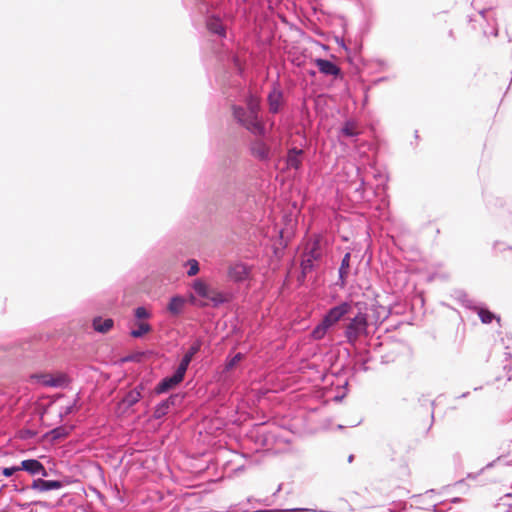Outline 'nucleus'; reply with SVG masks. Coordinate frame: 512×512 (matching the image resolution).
Here are the masks:
<instances>
[{
    "instance_id": "obj_9",
    "label": "nucleus",
    "mask_w": 512,
    "mask_h": 512,
    "mask_svg": "<svg viewBox=\"0 0 512 512\" xmlns=\"http://www.w3.org/2000/svg\"><path fill=\"white\" fill-rule=\"evenodd\" d=\"M201 347H202L201 339H196L191 344V346L188 348V350L186 351L184 356L182 357L177 368L186 374L189 364L191 363L194 356L200 351Z\"/></svg>"
},
{
    "instance_id": "obj_39",
    "label": "nucleus",
    "mask_w": 512,
    "mask_h": 512,
    "mask_svg": "<svg viewBox=\"0 0 512 512\" xmlns=\"http://www.w3.org/2000/svg\"><path fill=\"white\" fill-rule=\"evenodd\" d=\"M353 459H354V456H353V455H350V456L348 457V462H349V463H351V462L353 461Z\"/></svg>"
},
{
    "instance_id": "obj_11",
    "label": "nucleus",
    "mask_w": 512,
    "mask_h": 512,
    "mask_svg": "<svg viewBox=\"0 0 512 512\" xmlns=\"http://www.w3.org/2000/svg\"><path fill=\"white\" fill-rule=\"evenodd\" d=\"M20 470H24L31 475H41L42 477H47L48 472L43 464L36 459H27L21 462L19 466Z\"/></svg>"
},
{
    "instance_id": "obj_34",
    "label": "nucleus",
    "mask_w": 512,
    "mask_h": 512,
    "mask_svg": "<svg viewBox=\"0 0 512 512\" xmlns=\"http://www.w3.org/2000/svg\"><path fill=\"white\" fill-rule=\"evenodd\" d=\"M493 247L495 250H499V251H502L505 249L504 244L500 243V242H495Z\"/></svg>"
},
{
    "instance_id": "obj_28",
    "label": "nucleus",
    "mask_w": 512,
    "mask_h": 512,
    "mask_svg": "<svg viewBox=\"0 0 512 512\" xmlns=\"http://www.w3.org/2000/svg\"><path fill=\"white\" fill-rule=\"evenodd\" d=\"M185 265L188 267L187 275L192 277L199 272V263L195 259H189Z\"/></svg>"
},
{
    "instance_id": "obj_7",
    "label": "nucleus",
    "mask_w": 512,
    "mask_h": 512,
    "mask_svg": "<svg viewBox=\"0 0 512 512\" xmlns=\"http://www.w3.org/2000/svg\"><path fill=\"white\" fill-rule=\"evenodd\" d=\"M182 398L183 397L180 394L170 395L167 399L161 401L159 404L156 405L153 412V417L155 419L163 418L169 413L172 407L181 403Z\"/></svg>"
},
{
    "instance_id": "obj_5",
    "label": "nucleus",
    "mask_w": 512,
    "mask_h": 512,
    "mask_svg": "<svg viewBox=\"0 0 512 512\" xmlns=\"http://www.w3.org/2000/svg\"><path fill=\"white\" fill-rule=\"evenodd\" d=\"M267 102L269 106V112L272 114L279 113L281 107L284 104V94L280 88L279 82L272 84L271 90L267 96Z\"/></svg>"
},
{
    "instance_id": "obj_8",
    "label": "nucleus",
    "mask_w": 512,
    "mask_h": 512,
    "mask_svg": "<svg viewBox=\"0 0 512 512\" xmlns=\"http://www.w3.org/2000/svg\"><path fill=\"white\" fill-rule=\"evenodd\" d=\"M252 267L242 262L235 263L229 267L228 275L234 282H244L250 279Z\"/></svg>"
},
{
    "instance_id": "obj_2",
    "label": "nucleus",
    "mask_w": 512,
    "mask_h": 512,
    "mask_svg": "<svg viewBox=\"0 0 512 512\" xmlns=\"http://www.w3.org/2000/svg\"><path fill=\"white\" fill-rule=\"evenodd\" d=\"M368 334V315L363 312H358L349 322L345 325L344 336L347 342L355 345L360 337Z\"/></svg>"
},
{
    "instance_id": "obj_19",
    "label": "nucleus",
    "mask_w": 512,
    "mask_h": 512,
    "mask_svg": "<svg viewBox=\"0 0 512 512\" xmlns=\"http://www.w3.org/2000/svg\"><path fill=\"white\" fill-rule=\"evenodd\" d=\"M114 325V321L111 318L103 319L101 317H96L93 320V328L95 331L99 333L108 332Z\"/></svg>"
},
{
    "instance_id": "obj_18",
    "label": "nucleus",
    "mask_w": 512,
    "mask_h": 512,
    "mask_svg": "<svg viewBox=\"0 0 512 512\" xmlns=\"http://www.w3.org/2000/svg\"><path fill=\"white\" fill-rule=\"evenodd\" d=\"M467 307L475 310L477 312L481 322L484 324H489L494 319H497L498 321L500 320L499 317H496V315L494 313H492L491 311H489L488 309H486L484 307L472 306V304L470 302L467 304Z\"/></svg>"
},
{
    "instance_id": "obj_25",
    "label": "nucleus",
    "mask_w": 512,
    "mask_h": 512,
    "mask_svg": "<svg viewBox=\"0 0 512 512\" xmlns=\"http://www.w3.org/2000/svg\"><path fill=\"white\" fill-rule=\"evenodd\" d=\"M356 124L352 121H346L341 128V134L345 137L352 138L358 135Z\"/></svg>"
},
{
    "instance_id": "obj_17",
    "label": "nucleus",
    "mask_w": 512,
    "mask_h": 512,
    "mask_svg": "<svg viewBox=\"0 0 512 512\" xmlns=\"http://www.w3.org/2000/svg\"><path fill=\"white\" fill-rule=\"evenodd\" d=\"M303 155V150L293 147L288 150L286 163L289 168H293L295 170H299L302 165L301 156Z\"/></svg>"
},
{
    "instance_id": "obj_21",
    "label": "nucleus",
    "mask_w": 512,
    "mask_h": 512,
    "mask_svg": "<svg viewBox=\"0 0 512 512\" xmlns=\"http://www.w3.org/2000/svg\"><path fill=\"white\" fill-rule=\"evenodd\" d=\"M305 255L316 262L322 259L323 253L319 239H316L312 242L309 250L305 253Z\"/></svg>"
},
{
    "instance_id": "obj_37",
    "label": "nucleus",
    "mask_w": 512,
    "mask_h": 512,
    "mask_svg": "<svg viewBox=\"0 0 512 512\" xmlns=\"http://www.w3.org/2000/svg\"><path fill=\"white\" fill-rule=\"evenodd\" d=\"M234 64H235V66H236L238 69H241V67H240V62H239V60H238V58H237V57H234Z\"/></svg>"
},
{
    "instance_id": "obj_15",
    "label": "nucleus",
    "mask_w": 512,
    "mask_h": 512,
    "mask_svg": "<svg viewBox=\"0 0 512 512\" xmlns=\"http://www.w3.org/2000/svg\"><path fill=\"white\" fill-rule=\"evenodd\" d=\"M31 379L47 387H61L65 383L64 377L55 378L50 374H35Z\"/></svg>"
},
{
    "instance_id": "obj_35",
    "label": "nucleus",
    "mask_w": 512,
    "mask_h": 512,
    "mask_svg": "<svg viewBox=\"0 0 512 512\" xmlns=\"http://www.w3.org/2000/svg\"><path fill=\"white\" fill-rule=\"evenodd\" d=\"M443 506L444 505H442V504L441 505L435 504V505H433V511L434 512H445L446 510L443 509Z\"/></svg>"
},
{
    "instance_id": "obj_22",
    "label": "nucleus",
    "mask_w": 512,
    "mask_h": 512,
    "mask_svg": "<svg viewBox=\"0 0 512 512\" xmlns=\"http://www.w3.org/2000/svg\"><path fill=\"white\" fill-rule=\"evenodd\" d=\"M152 330V327L149 323L147 322H143V321H139L136 323V328L132 329L130 331V335L133 337V338H141L143 337L145 334L151 332Z\"/></svg>"
},
{
    "instance_id": "obj_3",
    "label": "nucleus",
    "mask_w": 512,
    "mask_h": 512,
    "mask_svg": "<svg viewBox=\"0 0 512 512\" xmlns=\"http://www.w3.org/2000/svg\"><path fill=\"white\" fill-rule=\"evenodd\" d=\"M191 287L199 297L209 300L213 307H219L229 300L227 294L213 289L202 279L194 280Z\"/></svg>"
},
{
    "instance_id": "obj_14",
    "label": "nucleus",
    "mask_w": 512,
    "mask_h": 512,
    "mask_svg": "<svg viewBox=\"0 0 512 512\" xmlns=\"http://www.w3.org/2000/svg\"><path fill=\"white\" fill-rule=\"evenodd\" d=\"M207 29L219 37H226V27L224 26L220 17L212 15L206 20Z\"/></svg>"
},
{
    "instance_id": "obj_38",
    "label": "nucleus",
    "mask_w": 512,
    "mask_h": 512,
    "mask_svg": "<svg viewBox=\"0 0 512 512\" xmlns=\"http://www.w3.org/2000/svg\"><path fill=\"white\" fill-rule=\"evenodd\" d=\"M491 34H492L493 36H497V35H498V30H497L496 28H495V29H493V30L491 31Z\"/></svg>"
},
{
    "instance_id": "obj_27",
    "label": "nucleus",
    "mask_w": 512,
    "mask_h": 512,
    "mask_svg": "<svg viewBox=\"0 0 512 512\" xmlns=\"http://www.w3.org/2000/svg\"><path fill=\"white\" fill-rule=\"evenodd\" d=\"M329 328L330 326L328 324H325V321L322 319V321L312 331L313 338L317 340L322 339Z\"/></svg>"
},
{
    "instance_id": "obj_6",
    "label": "nucleus",
    "mask_w": 512,
    "mask_h": 512,
    "mask_svg": "<svg viewBox=\"0 0 512 512\" xmlns=\"http://www.w3.org/2000/svg\"><path fill=\"white\" fill-rule=\"evenodd\" d=\"M184 377L185 373L177 368L173 375L163 378L157 384V386L155 387V392L157 394H163L168 392L170 389H173L178 384H180L183 381Z\"/></svg>"
},
{
    "instance_id": "obj_12",
    "label": "nucleus",
    "mask_w": 512,
    "mask_h": 512,
    "mask_svg": "<svg viewBox=\"0 0 512 512\" xmlns=\"http://www.w3.org/2000/svg\"><path fill=\"white\" fill-rule=\"evenodd\" d=\"M250 151L255 158L261 161H267L270 158V148L260 139L251 142Z\"/></svg>"
},
{
    "instance_id": "obj_24",
    "label": "nucleus",
    "mask_w": 512,
    "mask_h": 512,
    "mask_svg": "<svg viewBox=\"0 0 512 512\" xmlns=\"http://www.w3.org/2000/svg\"><path fill=\"white\" fill-rule=\"evenodd\" d=\"M70 431H71V428H69V427L59 426V427L52 429L49 432V435L52 440L56 441V440L66 438L69 435Z\"/></svg>"
},
{
    "instance_id": "obj_26",
    "label": "nucleus",
    "mask_w": 512,
    "mask_h": 512,
    "mask_svg": "<svg viewBox=\"0 0 512 512\" xmlns=\"http://www.w3.org/2000/svg\"><path fill=\"white\" fill-rule=\"evenodd\" d=\"M315 263L316 261L304 255V258L301 262V270L303 277H306L310 272H312L315 269Z\"/></svg>"
},
{
    "instance_id": "obj_30",
    "label": "nucleus",
    "mask_w": 512,
    "mask_h": 512,
    "mask_svg": "<svg viewBox=\"0 0 512 512\" xmlns=\"http://www.w3.org/2000/svg\"><path fill=\"white\" fill-rule=\"evenodd\" d=\"M134 316L138 320L149 319L151 313L145 307L141 306L134 310Z\"/></svg>"
},
{
    "instance_id": "obj_23",
    "label": "nucleus",
    "mask_w": 512,
    "mask_h": 512,
    "mask_svg": "<svg viewBox=\"0 0 512 512\" xmlns=\"http://www.w3.org/2000/svg\"><path fill=\"white\" fill-rule=\"evenodd\" d=\"M350 258H351V254L349 252H347L341 261V265L339 268V280L341 282V286L345 285V278L348 274V269L350 267Z\"/></svg>"
},
{
    "instance_id": "obj_33",
    "label": "nucleus",
    "mask_w": 512,
    "mask_h": 512,
    "mask_svg": "<svg viewBox=\"0 0 512 512\" xmlns=\"http://www.w3.org/2000/svg\"><path fill=\"white\" fill-rule=\"evenodd\" d=\"M17 471H20V467L19 466L5 467L2 470V474L5 477H11Z\"/></svg>"
},
{
    "instance_id": "obj_29",
    "label": "nucleus",
    "mask_w": 512,
    "mask_h": 512,
    "mask_svg": "<svg viewBox=\"0 0 512 512\" xmlns=\"http://www.w3.org/2000/svg\"><path fill=\"white\" fill-rule=\"evenodd\" d=\"M243 358L244 355L242 353H237L233 357L227 359L225 364V370L229 371L233 369Z\"/></svg>"
},
{
    "instance_id": "obj_40",
    "label": "nucleus",
    "mask_w": 512,
    "mask_h": 512,
    "mask_svg": "<svg viewBox=\"0 0 512 512\" xmlns=\"http://www.w3.org/2000/svg\"><path fill=\"white\" fill-rule=\"evenodd\" d=\"M468 395H469V392H466V393H463L460 397H461V398H465V397H467Z\"/></svg>"
},
{
    "instance_id": "obj_31",
    "label": "nucleus",
    "mask_w": 512,
    "mask_h": 512,
    "mask_svg": "<svg viewBox=\"0 0 512 512\" xmlns=\"http://www.w3.org/2000/svg\"><path fill=\"white\" fill-rule=\"evenodd\" d=\"M357 177L359 178V185L355 188V191L359 193L360 197L363 196L365 181L364 178L360 177V168L355 167Z\"/></svg>"
},
{
    "instance_id": "obj_1",
    "label": "nucleus",
    "mask_w": 512,
    "mask_h": 512,
    "mask_svg": "<svg viewBox=\"0 0 512 512\" xmlns=\"http://www.w3.org/2000/svg\"><path fill=\"white\" fill-rule=\"evenodd\" d=\"M244 104V106H232L234 119L254 136H264L266 134V127L260 116L261 98L252 92H248L245 95Z\"/></svg>"
},
{
    "instance_id": "obj_16",
    "label": "nucleus",
    "mask_w": 512,
    "mask_h": 512,
    "mask_svg": "<svg viewBox=\"0 0 512 512\" xmlns=\"http://www.w3.org/2000/svg\"><path fill=\"white\" fill-rule=\"evenodd\" d=\"M315 65L324 75L338 76L340 74V68L330 60L317 58L315 60Z\"/></svg>"
},
{
    "instance_id": "obj_20",
    "label": "nucleus",
    "mask_w": 512,
    "mask_h": 512,
    "mask_svg": "<svg viewBox=\"0 0 512 512\" xmlns=\"http://www.w3.org/2000/svg\"><path fill=\"white\" fill-rule=\"evenodd\" d=\"M143 389L142 386H137L136 388H134L133 390L129 391L125 397L123 398V403L127 406V407H132L134 406L136 403L139 402V400L141 399L142 397V394H141V390Z\"/></svg>"
},
{
    "instance_id": "obj_41",
    "label": "nucleus",
    "mask_w": 512,
    "mask_h": 512,
    "mask_svg": "<svg viewBox=\"0 0 512 512\" xmlns=\"http://www.w3.org/2000/svg\"><path fill=\"white\" fill-rule=\"evenodd\" d=\"M457 501H460V499L459 498H454L453 499V502H457Z\"/></svg>"
},
{
    "instance_id": "obj_32",
    "label": "nucleus",
    "mask_w": 512,
    "mask_h": 512,
    "mask_svg": "<svg viewBox=\"0 0 512 512\" xmlns=\"http://www.w3.org/2000/svg\"><path fill=\"white\" fill-rule=\"evenodd\" d=\"M76 407V401H74L72 404H69L67 406L62 407L60 411V417L64 418L65 416L71 414Z\"/></svg>"
},
{
    "instance_id": "obj_36",
    "label": "nucleus",
    "mask_w": 512,
    "mask_h": 512,
    "mask_svg": "<svg viewBox=\"0 0 512 512\" xmlns=\"http://www.w3.org/2000/svg\"><path fill=\"white\" fill-rule=\"evenodd\" d=\"M300 511H305V509L294 508V509H287V510H279L278 512H300Z\"/></svg>"
},
{
    "instance_id": "obj_10",
    "label": "nucleus",
    "mask_w": 512,
    "mask_h": 512,
    "mask_svg": "<svg viewBox=\"0 0 512 512\" xmlns=\"http://www.w3.org/2000/svg\"><path fill=\"white\" fill-rule=\"evenodd\" d=\"M186 308V299L181 295L172 296L167 304L166 310L171 317L181 316Z\"/></svg>"
},
{
    "instance_id": "obj_13",
    "label": "nucleus",
    "mask_w": 512,
    "mask_h": 512,
    "mask_svg": "<svg viewBox=\"0 0 512 512\" xmlns=\"http://www.w3.org/2000/svg\"><path fill=\"white\" fill-rule=\"evenodd\" d=\"M63 487V482L59 480H44L42 478L34 479L31 489L39 492H47L50 490H58Z\"/></svg>"
},
{
    "instance_id": "obj_4",
    "label": "nucleus",
    "mask_w": 512,
    "mask_h": 512,
    "mask_svg": "<svg viewBox=\"0 0 512 512\" xmlns=\"http://www.w3.org/2000/svg\"><path fill=\"white\" fill-rule=\"evenodd\" d=\"M351 309L352 305L350 302H341L340 304L331 307L324 315L323 320L325 321V324H328L330 327H332L348 313H350Z\"/></svg>"
}]
</instances>
